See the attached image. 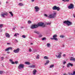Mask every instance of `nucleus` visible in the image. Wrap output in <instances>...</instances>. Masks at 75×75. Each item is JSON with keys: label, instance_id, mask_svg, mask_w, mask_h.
Listing matches in <instances>:
<instances>
[{"label": "nucleus", "instance_id": "f03ea898", "mask_svg": "<svg viewBox=\"0 0 75 75\" xmlns=\"http://www.w3.org/2000/svg\"><path fill=\"white\" fill-rule=\"evenodd\" d=\"M64 24H67L68 26L69 25H71L72 23V22L70 21H66L63 22Z\"/></svg>", "mask_w": 75, "mask_h": 75}, {"label": "nucleus", "instance_id": "58836bf2", "mask_svg": "<svg viewBox=\"0 0 75 75\" xmlns=\"http://www.w3.org/2000/svg\"><path fill=\"white\" fill-rule=\"evenodd\" d=\"M3 74V71H0V74Z\"/></svg>", "mask_w": 75, "mask_h": 75}, {"label": "nucleus", "instance_id": "4468645a", "mask_svg": "<svg viewBox=\"0 0 75 75\" xmlns=\"http://www.w3.org/2000/svg\"><path fill=\"white\" fill-rule=\"evenodd\" d=\"M12 47H8V48L6 49H5V51H8L10 50H12Z\"/></svg>", "mask_w": 75, "mask_h": 75}, {"label": "nucleus", "instance_id": "72a5a7b5", "mask_svg": "<svg viewBox=\"0 0 75 75\" xmlns=\"http://www.w3.org/2000/svg\"><path fill=\"white\" fill-rule=\"evenodd\" d=\"M9 61H10V62H13V60L11 59H9Z\"/></svg>", "mask_w": 75, "mask_h": 75}, {"label": "nucleus", "instance_id": "473e14b6", "mask_svg": "<svg viewBox=\"0 0 75 75\" xmlns=\"http://www.w3.org/2000/svg\"><path fill=\"white\" fill-rule=\"evenodd\" d=\"M23 38H25V35H23L22 36Z\"/></svg>", "mask_w": 75, "mask_h": 75}, {"label": "nucleus", "instance_id": "ddd939ff", "mask_svg": "<svg viewBox=\"0 0 75 75\" xmlns=\"http://www.w3.org/2000/svg\"><path fill=\"white\" fill-rule=\"evenodd\" d=\"M5 36L6 37H7V38H10V34H8V33H5Z\"/></svg>", "mask_w": 75, "mask_h": 75}, {"label": "nucleus", "instance_id": "20e7f679", "mask_svg": "<svg viewBox=\"0 0 75 75\" xmlns=\"http://www.w3.org/2000/svg\"><path fill=\"white\" fill-rule=\"evenodd\" d=\"M52 9L53 10H57V11H59V10H60V8H59V7H57L56 6H55L52 7Z\"/></svg>", "mask_w": 75, "mask_h": 75}, {"label": "nucleus", "instance_id": "ea45409f", "mask_svg": "<svg viewBox=\"0 0 75 75\" xmlns=\"http://www.w3.org/2000/svg\"><path fill=\"white\" fill-rule=\"evenodd\" d=\"M33 52H37V50H33Z\"/></svg>", "mask_w": 75, "mask_h": 75}, {"label": "nucleus", "instance_id": "5fc2aeb1", "mask_svg": "<svg viewBox=\"0 0 75 75\" xmlns=\"http://www.w3.org/2000/svg\"><path fill=\"white\" fill-rule=\"evenodd\" d=\"M6 4H8V2H6Z\"/></svg>", "mask_w": 75, "mask_h": 75}, {"label": "nucleus", "instance_id": "6e6552de", "mask_svg": "<svg viewBox=\"0 0 75 75\" xmlns=\"http://www.w3.org/2000/svg\"><path fill=\"white\" fill-rule=\"evenodd\" d=\"M38 27V25H33L31 26L30 28L31 29H34Z\"/></svg>", "mask_w": 75, "mask_h": 75}, {"label": "nucleus", "instance_id": "de8ad7c7", "mask_svg": "<svg viewBox=\"0 0 75 75\" xmlns=\"http://www.w3.org/2000/svg\"><path fill=\"white\" fill-rule=\"evenodd\" d=\"M7 54H10V52H7Z\"/></svg>", "mask_w": 75, "mask_h": 75}, {"label": "nucleus", "instance_id": "cd10ccee", "mask_svg": "<svg viewBox=\"0 0 75 75\" xmlns=\"http://www.w3.org/2000/svg\"><path fill=\"white\" fill-rule=\"evenodd\" d=\"M34 33H36V34H39V32L38 31H34Z\"/></svg>", "mask_w": 75, "mask_h": 75}, {"label": "nucleus", "instance_id": "39448f33", "mask_svg": "<svg viewBox=\"0 0 75 75\" xmlns=\"http://www.w3.org/2000/svg\"><path fill=\"white\" fill-rule=\"evenodd\" d=\"M8 15V13L7 12H4L3 13H2L1 14V16L4 18L5 17V16H7Z\"/></svg>", "mask_w": 75, "mask_h": 75}, {"label": "nucleus", "instance_id": "c85d7f7f", "mask_svg": "<svg viewBox=\"0 0 75 75\" xmlns=\"http://www.w3.org/2000/svg\"><path fill=\"white\" fill-rule=\"evenodd\" d=\"M17 35H19V34L18 33H16L15 34V35H14V36L15 37H16V36H17Z\"/></svg>", "mask_w": 75, "mask_h": 75}, {"label": "nucleus", "instance_id": "09e8293b", "mask_svg": "<svg viewBox=\"0 0 75 75\" xmlns=\"http://www.w3.org/2000/svg\"><path fill=\"white\" fill-rule=\"evenodd\" d=\"M66 1H67V2H68L69 1V0H66Z\"/></svg>", "mask_w": 75, "mask_h": 75}, {"label": "nucleus", "instance_id": "9d476101", "mask_svg": "<svg viewBox=\"0 0 75 75\" xmlns=\"http://www.w3.org/2000/svg\"><path fill=\"white\" fill-rule=\"evenodd\" d=\"M35 9V12H38L40 10V8L39 7L37 6H36L34 7Z\"/></svg>", "mask_w": 75, "mask_h": 75}, {"label": "nucleus", "instance_id": "a18cd8bd", "mask_svg": "<svg viewBox=\"0 0 75 75\" xmlns=\"http://www.w3.org/2000/svg\"><path fill=\"white\" fill-rule=\"evenodd\" d=\"M35 0H31L32 2H34Z\"/></svg>", "mask_w": 75, "mask_h": 75}, {"label": "nucleus", "instance_id": "37998d69", "mask_svg": "<svg viewBox=\"0 0 75 75\" xmlns=\"http://www.w3.org/2000/svg\"><path fill=\"white\" fill-rule=\"evenodd\" d=\"M65 56H66V54H64L63 55V57H65Z\"/></svg>", "mask_w": 75, "mask_h": 75}, {"label": "nucleus", "instance_id": "7ed1b4c3", "mask_svg": "<svg viewBox=\"0 0 75 75\" xmlns=\"http://www.w3.org/2000/svg\"><path fill=\"white\" fill-rule=\"evenodd\" d=\"M57 37H58L57 35L55 34L53 36V38H50V39H51V40H55V41H58V38H57Z\"/></svg>", "mask_w": 75, "mask_h": 75}, {"label": "nucleus", "instance_id": "f3484780", "mask_svg": "<svg viewBox=\"0 0 75 75\" xmlns=\"http://www.w3.org/2000/svg\"><path fill=\"white\" fill-rule=\"evenodd\" d=\"M46 45L47 47H48L49 48H50V46H51V44H50V43H47V44Z\"/></svg>", "mask_w": 75, "mask_h": 75}, {"label": "nucleus", "instance_id": "49530a36", "mask_svg": "<svg viewBox=\"0 0 75 75\" xmlns=\"http://www.w3.org/2000/svg\"><path fill=\"white\" fill-rule=\"evenodd\" d=\"M63 1H64V2H66V0H62Z\"/></svg>", "mask_w": 75, "mask_h": 75}, {"label": "nucleus", "instance_id": "7c9ffc66", "mask_svg": "<svg viewBox=\"0 0 75 75\" xmlns=\"http://www.w3.org/2000/svg\"><path fill=\"white\" fill-rule=\"evenodd\" d=\"M3 25L2 24H0V28H2V27H3Z\"/></svg>", "mask_w": 75, "mask_h": 75}, {"label": "nucleus", "instance_id": "79ce46f5", "mask_svg": "<svg viewBox=\"0 0 75 75\" xmlns=\"http://www.w3.org/2000/svg\"><path fill=\"white\" fill-rule=\"evenodd\" d=\"M45 38H43L42 39V40H45Z\"/></svg>", "mask_w": 75, "mask_h": 75}, {"label": "nucleus", "instance_id": "5701e85b", "mask_svg": "<svg viewBox=\"0 0 75 75\" xmlns=\"http://www.w3.org/2000/svg\"><path fill=\"white\" fill-rule=\"evenodd\" d=\"M40 58V55L39 54H38L36 57V59H39Z\"/></svg>", "mask_w": 75, "mask_h": 75}, {"label": "nucleus", "instance_id": "9b49d317", "mask_svg": "<svg viewBox=\"0 0 75 75\" xmlns=\"http://www.w3.org/2000/svg\"><path fill=\"white\" fill-rule=\"evenodd\" d=\"M20 51V49L18 48L16 50H13V52L15 53H18Z\"/></svg>", "mask_w": 75, "mask_h": 75}, {"label": "nucleus", "instance_id": "c756f323", "mask_svg": "<svg viewBox=\"0 0 75 75\" xmlns=\"http://www.w3.org/2000/svg\"><path fill=\"white\" fill-rule=\"evenodd\" d=\"M28 24H31V21H28Z\"/></svg>", "mask_w": 75, "mask_h": 75}, {"label": "nucleus", "instance_id": "423d86ee", "mask_svg": "<svg viewBox=\"0 0 75 75\" xmlns=\"http://www.w3.org/2000/svg\"><path fill=\"white\" fill-rule=\"evenodd\" d=\"M37 25H38V27H42V26H43V27H45V25H44V23H38Z\"/></svg>", "mask_w": 75, "mask_h": 75}, {"label": "nucleus", "instance_id": "aec40b11", "mask_svg": "<svg viewBox=\"0 0 75 75\" xmlns=\"http://www.w3.org/2000/svg\"><path fill=\"white\" fill-rule=\"evenodd\" d=\"M18 5L20 6H24V4L23 3H19Z\"/></svg>", "mask_w": 75, "mask_h": 75}, {"label": "nucleus", "instance_id": "2f4dec72", "mask_svg": "<svg viewBox=\"0 0 75 75\" xmlns=\"http://www.w3.org/2000/svg\"><path fill=\"white\" fill-rule=\"evenodd\" d=\"M63 63L64 65H65V64H66V61H64V62H63Z\"/></svg>", "mask_w": 75, "mask_h": 75}, {"label": "nucleus", "instance_id": "6e6d98bb", "mask_svg": "<svg viewBox=\"0 0 75 75\" xmlns=\"http://www.w3.org/2000/svg\"><path fill=\"white\" fill-rule=\"evenodd\" d=\"M24 28L23 27H21V28Z\"/></svg>", "mask_w": 75, "mask_h": 75}, {"label": "nucleus", "instance_id": "052dcab7", "mask_svg": "<svg viewBox=\"0 0 75 75\" xmlns=\"http://www.w3.org/2000/svg\"><path fill=\"white\" fill-rule=\"evenodd\" d=\"M64 75H67L65 74H64Z\"/></svg>", "mask_w": 75, "mask_h": 75}, {"label": "nucleus", "instance_id": "2eb2a0df", "mask_svg": "<svg viewBox=\"0 0 75 75\" xmlns=\"http://www.w3.org/2000/svg\"><path fill=\"white\" fill-rule=\"evenodd\" d=\"M37 71L36 70V69H34L33 72V74L34 75H35L36 74V73H37Z\"/></svg>", "mask_w": 75, "mask_h": 75}, {"label": "nucleus", "instance_id": "f704fd0d", "mask_svg": "<svg viewBox=\"0 0 75 75\" xmlns=\"http://www.w3.org/2000/svg\"><path fill=\"white\" fill-rule=\"evenodd\" d=\"M15 41H16V42H18V40H17V39H15Z\"/></svg>", "mask_w": 75, "mask_h": 75}, {"label": "nucleus", "instance_id": "a878e982", "mask_svg": "<svg viewBox=\"0 0 75 75\" xmlns=\"http://www.w3.org/2000/svg\"><path fill=\"white\" fill-rule=\"evenodd\" d=\"M65 36L64 35H61L60 36V38H64V37H65Z\"/></svg>", "mask_w": 75, "mask_h": 75}, {"label": "nucleus", "instance_id": "e2e57ef3", "mask_svg": "<svg viewBox=\"0 0 75 75\" xmlns=\"http://www.w3.org/2000/svg\"><path fill=\"white\" fill-rule=\"evenodd\" d=\"M6 55V54H4V55Z\"/></svg>", "mask_w": 75, "mask_h": 75}, {"label": "nucleus", "instance_id": "680f3d73", "mask_svg": "<svg viewBox=\"0 0 75 75\" xmlns=\"http://www.w3.org/2000/svg\"><path fill=\"white\" fill-rule=\"evenodd\" d=\"M0 4H1V3L0 2Z\"/></svg>", "mask_w": 75, "mask_h": 75}, {"label": "nucleus", "instance_id": "864d4df0", "mask_svg": "<svg viewBox=\"0 0 75 75\" xmlns=\"http://www.w3.org/2000/svg\"><path fill=\"white\" fill-rule=\"evenodd\" d=\"M13 30H15V28H14L13 29Z\"/></svg>", "mask_w": 75, "mask_h": 75}, {"label": "nucleus", "instance_id": "c9c22d12", "mask_svg": "<svg viewBox=\"0 0 75 75\" xmlns=\"http://www.w3.org/2000/svg\"><path fill=\"white\" fill-rule=\"evenodd\" d=\"M11 63L12 64H15V63H14V62L13 61Z\"/></svg>", "mask_w": 75, "mask_h": 75}, {"label": "nucleus", "instance_id": "603ef678", "mask_svg": "<svg viewBox=\"0 0 75 75\" xmlns=\"http://www.w3.org/2000/svg\"><path fill=\"white\" fill-rule=\"evenodd\" d=\"M10 44L9 43H7V44H8V45H9Z\"/></svg>", "mask_w": 75, "mask_h": 75}, {"label": "nucleus", "instance_id": "f8f14e48", "mask_svg": "<svg viewBox=\"0 0 75 75\" xmlns=\"http://www.w3.org/2000/svg\"><path fill=\"white\" fill-rule=\"evenodd\" d=\"M70 66H71V67H73V64L71 63H69L67 64V67L69 68Z\"/></svg>", "mask_w": 75, "mask_h": 75}, {"label": "nucleus", "instance_id": "bb28decb", "mask_svg": "<svg viewBox=\"0 0 75 75\" xmlns=\"http://www.w3.org/2000/svg\"><path fill=\"white\" fill-rule=\"evenodd\" d=\"M10 14H11V15L13 17V13L11 12H9Z\"/></svg>", "mask_w": 75, "mask_h": 75}, {"label": "nucleus", "instance_id": "a19ab883", "mask_svg": "<svg viewBox=\"0 0 75 75\" xmlns=\"http://www.w3.org/2000/svg\"><path fill=\"white\" fill-rule=\"evenodd\" d=\"M42 35H40L39 36V37H42Z\"/></svg>", "mask_w": 75, "mask_h": 75}, {"label": "nucleus", "instance_id": "e433bc0d", "mask_svg": "<svg viewBox=\"0 0 75 75\" xmlns=\"http://www.w3.org/2000/svg\"><path fill=\"white\" fill-rule=\"evenodd\" d=\"M61 52H59L58 53L59 55H61Z\"/></svg>", "mask_w": 75, "mask_h": 75}, {"label": "nucleus", "instance_id": "1a4fd4ad", "mask_svg": "<svg viewBox=\"0 0 75 75\" xmlns=\"http://www.w3.org/2000/svg\"><path fill=\"white\" fill-rule=\"evenodd\" d=\"M24 65L23 64H19L18 66V68L20 69H21V68L23 69L24 68Z\"/></svg>", "mask_w": 75, "mask_h": 75}, {"label": "nucleus", "instance_id": "393cba45", "mask_svg": "<svg viewBox=\"0 0 75 75\" xmlns=\"http://www.w3.org/2000/svg\"><path fill=\"white\" fill-rule=\"evenodd\" d=\"M44 59H48V57L47 56H45L44 57Z\"/></svg>", "mask_w": 75, "mask_h": 75}, {"label": "nucleus", "instance_id": "bf43d9fd", "mask_svg": "<svg viewBox=\"0 0 75 75\" xmlns=\"http://www.w3.org/2000/svg\"><path fill=\"white\" fill-rule=\"evenodd\" d=\"M64 67H65V66H63V68H64Z\"/></svg>", "mask_w": 75, "mask_h": 75}, {"label": "nucleus", "instance_id": "13d9d810", "mask_svg": "<svg viewBox=\"0 0 75 75\" xmlns=\"http://www.w3.org/2000/svg\"><path fill=\"white\" fill-rule=\"evenodd\" d=\"M47 25H48L49 24H50V23H47Z\"/></svg>", "mask_w": 75, "mask_h": 75}, {"label": "nucleus", "instance_id": "dca6fc26", "mask_svg": "<svg viewBox=\"0 0 75 75\" xmlns=\"http://www.w3.org/2000/svg\"><path fill=\"white\" fill-rule=\"evenodd\" d=\"M29 67L31 68H34L35 67V65H32L31 66H30Z\"/></svg>", "mask_w": 75, "mask_h": 75}, {"label": "nucleus", "instance_id": "b1692460", "mask_svg": "<svg viewBox=\"0 0 75 75\" xmlns=\"http://www.w3.org/2000/svg\"><path fill=\"white\" fill-rule=\"evenodd\" d=\"M54 67V65L53 64L51 65L49 67V68H53Z\"/></svg>", "mask_w": 75, "mask_h": 75}, {"label": "nucleus", "instance_id": "4c0bfd02", "mask_svg": "<svg viewBox=\"0 0 75 75\" xmlns=\"http://www.w3.org/2000/svg\"><path fill=\"white\" fill-rule=\"evenodd\" d=\"M15 63L16 64H17L18 63V62H17V61H15Z\"/></svg>", "mask_w": 75, "mask_h": 75}, {"label": "nucleus", "instance_id": "4d7b16f0", "mask_svg": "<svg viewBox=\"0 0 75 75\" xmlns=\"http://www.w3.org/2000/svg\"><path fill=\"white\" fill-rule=\"evenodd\" d=\"M30 44H31V45H33V43H31Z\"/></svg>", "mask_w": 75, "mask_h": 75}, {"label": "nucleus", "instance_id": "a211bd4d", "mask_svg": "<svg viewBox=\"0 0 75 75\" xmlns=\"http://www.w3.org/2000/svg\"><path fill=\"white\" fill-rule=\"evenodd\" d=\"M70 61H75V58L73 57H71L70 59Z\"/></svg>", "mask_w": 75, "mask_h": 75}, {"label": "nucleus", "instance_id": "4be33fe9", "mask_svg": "<svg viewBox=\"0 0 75 75\" xmlns=\"http://www.w3.org/2000/svg\"><path fill=\"white\" fill-rule=\"evenodd\" d=\"M56 57L57 58H60L61 57V55H58V56L56 55Z\"/></svg>", "mask_w": 75, "mask_h": 75}, {"label": "nucleus", "instance_id": "3c124183", "mask_svg": "<svg viewBox=\"0 0 75 75\" xmlns=\"http://www.w3.org/2000/svg\"><path fill=\"white\" fill-rule=\"evenodd\" d=\"M1 59H4V57H1Z\"/></svg>", "mask_w": 75, "mask_h": 75}, {"label": "nucleus", "instance_id": "f257e3e1", "mask_svg": "<svg viewBox=\"0 0 75 75\" xmlns=\"http://www.w3.org/2000/svg\"><path fill=\"white\" fill-rule=\"evenodd\" d=\"M56 15H57L56 13H53L51 14L49 16H47L46 14H44L45 17H47L49 18H55L56 17Z\"/></svg>", "mask_w": 75, "mask_h": 75}, {"label": "nucleus", "instance_id": "0eeeda50", "mask_svg": "<svg viewBox=\"0 0 75 75\" xmlns=\"http://www.w3.org/2000/svg\"><path fill=\"white\" fill-rule=\"evenodd\" d=\"M68 8L69 9H74V6L72 4H70V5L68 6Z\"/></svg>", "mask_w": 75, "mask_h": 75}, {"label": "nucleus", "instance_id": "6ab92c4d", "mask_svg": "<svg viewBox=\"0 0 75 75\" xmlns=\"http://www.w3.org/2000/svg\"><path fill=\"white\" fill-rule=\"evenodd\" d=\"M49 62H50V61H49V60H47L46 61V63L45 64V65H46L47 64H48L49 63Z\"/></svg>", "mask_w": 75, "mask_h": 75}, {"label": "nucleus", "instance_id": "8fccbe9b", "mask_svg": "<svg viewBox=\"0 0 75 75\" xmlns=\"http://www.w3.org/2000/svg\"><path fill=\"white\" fill-rule=\"evenodd\" d=\"M2 31V30L0 29V32H1Z\"/></svg>", "mask_w": 75, "mask_h": 75}, {"label": "nucleus", "instance_id": "412c9836", "mask_svg": "<svg viewBox=\"0 0 75 75\" xmlns=\"http://www.w3.org/2000/svg\"><path fill=\"white\" fill-rule=\"evenodd\" d=\"M25 64H26L27 65H30V63L28 62H25Z\"/></svg>", "mask_w": 75, "mask_h": 75}, {"label": "nucleus", "instance_id": "c03bdc74", "mask_svg": "<svg viewBox=\"0 0 75 75\" xmlns=\"http://www.w3.org/2000/svg\"><path fill=\"white\" fill-rule=\"evenodd\" d=\"M31 49H30L29 50V52H31Z\"/></svg>", "mask_w": 75, "mask_h": 75}]
</instances>
